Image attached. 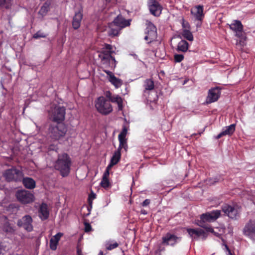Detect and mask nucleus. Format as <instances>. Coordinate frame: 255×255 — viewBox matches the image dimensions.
Returning a JSON list of instances; mask_svg holds the SVG:
<instances>
[{"mask_svg":"<svg viewBox=\"0 0 255 255\" xmlns=\"http://www.w3.org/2000/svg\"><path fill=\"white\" fill-rule=\"evenodd\" d=\"M63 234L62 233H58L54 236L50 240L49 243V246L50 249L55 251L57 249V244L60 239L63 236Z\"/></svg>","mask_w":255,"mask_h":255,"instance_id":"22","label":"nucleus"},{"mask_svg":"<svg viewBox=\"0 0 255 255\" xmlns=\"http://www.w3.org/2000/svg\"><path fill=\"white\" fill-rule=\"evenodd\" d=\"M205 229L207 231L213 233L214 235L219 238H222V236L224 234L225 230V228H222L219 230V232H218L215 230L213 229L211 227H205Z\"/></svg>","mask_w":255,"mask_h":255,"instance_id":"28","label":"nucleus"},{"mask_svg":"<svg viewBox=\"0 0 255 255\" xmlns=\"http://www.w3.org/2000/svg\"><path fill=\"white\" fill-rule=\"evenodd\" d=\"M243 234L246 238L255 242V220L251 219L246 223Z\"/></svg>","mask_w":255,"mask_h":255,"instance_id":"7","label":"nucleus"},{"mask_svg":"<svg viewBox=\"0 0 255 255\" xmlns=\"http://www.w3.org/2000/svg\"><path fill=\"white\" fill-rule=\"evenodd\" d=\"M111 95V93L108 92V93L107 94L106 96L107 97H109L110 100L113 102V103H116L118 105L119 109V110H121L122 108V103H123V100L122 98L119 96V95H115L111 97H110V95Z\"/></svg>","mask_w":255,"mask_h":255,"instance_id":"27","label":"nucleus"},{"mask_svg":"<svg viewBox=\"0 0 255 255\" xmlns=\"http://www.w3.org/2000/svg\"><path fill=\"white\" fill-rule=\"evenodd\" d=\"M230 28L236 33V36L242 38L244 37L243 26L239 20H235L229 25Z\"/></svg>","mask_w":255,"mask_h":255,"instance_id":"14","label":"nucleus"},{"mask_svg":"<svg viewBox=\"0 0 255 255\" xmlns=\"http://www.w3.org/2000/svg\"><path fill=\"white\" fill-rule=\"evenodd\" d=\"M180 241V238L170 233L166 234L162 237V244L166 246H173Z\"/></svg>","mask_w":255,"mask_h":255,"instance_id":"17","label":"nucleus"},{"mask_svg":"<svg viewBox=\"0 0 255 255\" xmlns=\"http://www.w3.org/2000/svg\"><path fill=\"white\" fill-rule=\"evenodd\" d=\"M220 94V90L218 88L210 89L208 92V95L206 98V103L210 104L217 101L219 98Z\"/></svg>","mask_w":255,"mask_h":255,"instance_id":"16","label":"nucleus"},{"mask_svg":"<svg viewBox=\"0 0 255 255\" xmlns=\"http://www.w3.org/2000/svg\"><path fill=\"white\" fill-rule=\"evenodd\" d=\"M235 124H232L224 128L222 131L216 136L217 139H219L221 137L226 135L232 134L235 130Z\"/></svg>","mask_w":255,"mask_h":255,"instance_id":"21","label":"nucleus"},{"mask_svg":"<svg viewBox=\"0 0 255 255\" xmlns=\"http://www.w3.org/2000/svg\"><path fill=\"white\" fill-rule=\"evenodd\" d=\"M49 215L47 205L42 203L38 209V216L42 220H46Z\"/></svg>","mask_w":255,"mask_h":255,"instance_id":"20","label":"nucleus"},{"mask_svg":"<svg viewBox=\"0 0 255 255\" xmlns=\"http://www.w3.org/2000/svg\"><path fill=\"white\" fill-rule=\"evenodd\" d=\"M15 196L17 200L22 204H29L34 200L33 194L29 191L24 190H18Z\"/></svg>","mask_w":255,"mask_h":255,"instance_id":"9","label":"nucleus"},{"mask_svg":"<svg viewBox=\"0 0 255 255\" xmlns=\"http://www.w3.org/2000/svg\"><path fill=\"white\" fill-rule=\"evenodd\" d=\"M118 139L119 140L120 144L117 150L121 151V150L122 148H124L126 151H127L128 149L127 139L123 138H118Z\"/></svg>","mask_w":255,"mask_h":255,"instance_id":"32","label":"nucleus"},{"mask_svg":"<svg viewBox=\"0 0 255 255\" xmlns=\"http://www.w3.org/2000/svg\"><path fill=\"white\" fill-rule=\"evenodd\" d=\"M65 116V109L64 107L56 106L49 113L50 119L58 123L64 120Z\"/></svg>","mask_w":255,"mask_h":255,"instance_id":"8","label":"nucleus"},{"mask_svg":"<svg viewBox=\"0 0 255 255\" xmlns=\"http://www.w3.org/2000/svg\"><path fill=\"white\" fill-rule=\"evenodd\" d=\"M217 181H218L217 180H215V181H214V182H217Z\"/></svg>","mask_w":255,"mask_h":255,"instance_id":"52","label":"nucleus"},{"mask_svg":"<svg viewBox=\"0 0 255 255\" xmlns=\"http://www.w3.org/2000/svg\"><path fill=\"white\" fill-rule=\"evenodd\" d=\"M113 52L112 45L107 44L98 54L102 65L106 68L114 69L116 67L117 61L112 56V53Z\"/></svg>","mask_w":255,"mask_h":255,"instance_id":"1","label":"nucleus"},{"mask_svg":"<svg viewBox=\"0 0 255 255\" xmlns=\"http://www.w3.org/2000/svg\"><path fill=\"white\" fill-rule=\"evenodd\" d=\"M182 35L183 37L189 41L193 40V36L192 33L189 30L184 29L183 30Z\"/></svg>","mask_w":255,"mask_h":255,"instance_id":"33","label":"nucleus"},{"mask_svg":"<svg viewBox=\"0 0 255 255\" xmlns=\"http://www.w3.org/2000/svg\"><path fill=\"white\" fill-rule=\"evenodd\" d=\"M96 194L92 192L89 196L88 198V201L90 205H91L92 204V201L94 200L96 198Z\"/></svg>","mask_w":255,"mask_h":255,"instance_id":"41","label":"nucleus"},{"mask_svg":"<svg viewBox=\"0 0 255 255\" xmlns=\"http://www.w3.org/2000/svg\"><path fill=\"white\" fill-rule=\"evenodd\" d=\"M121 151H119V150H116L114 152L113 156L112 157L110 162H111L113 163V164L116 165L120 161L121 159Z\"/></svg>","mask_w":255,"mask_h":255,"instance_id":"31","label":"nucleus"},{"mask_svg":"<svg viewBox=\"0 0 255 255\" xmlns=\"http://www.w3.org/2000/svg\"><path fill=\"white\" fill-rule=\"evenodd\" d=\"M220 215L221 211L218 210H213L210 212L203 214L201 215V220L199 221L197 225L200 227L205 228V227H208L204 225L205 222H214L219 218Z\"/></svg>","mask_w":255,"mask_h":255,"instance_id":"5","label":"nucleus"},{"mask_svg":"<svg viewBox=\"0 0 255 255\" xmlns=\"http://www.w3.org/2000/svg\"><path fill=\"white\" fill-rule=\"evenodd\" d=\"M11 0H0V6H4L8 8Z\"/></svg>","mask_w":255,"mask_h":255,"instance_id":"37","label":"nucleus"},{"mask_svg":"<svg viewBox=\"0 0 255 255\" xmlns=\"http://www.w3.org/2000/svg\"><path fill=\"white\" fill-rule=\"evenodd\" d=\"M191 13L196 20L202 21L204 16L203 6L199 5L194 6L191 9Z\"/></svg>","mask_w":255,"mask_h":255,"instance_id":"19","label":"nucleus"},{"mask_svg":"<svg viewBox=\"0 0 255 255\" xmlns=\"http://www.w3.org/2000/svg\"><path fill=\"white\" fill-rule=\"evenodd\" d=\"M77 254L78 255H82L81 251L79 249L77 250Z\"/></svg>","mask_w":255,"mask_h":255,"instance_id":"48","label":"nucleus"},{"mask_svg":"<svg viewBox=\"0 0 255 255\" xmlns=\"http://www.w3.org/2000/svg\"><path fill=\"white\" fill-rule=\"evenodd\" d=\"M83 14L81 12L78 11L75 13L72 21V26L75 29H78L80 26Z\"/></svg>","mask_w":255,"mask_h":255,"instance_id":"24","label":"nucleus"},{"mask_svg":"<svg viewBox=\"0 0 255 255\" xmlns=\"http://www.w3.org/2000/svg\"><path fill=\"white\" fill-rule=\"evenodd\" d=\"M71 161L67 153L59 154L54 164V168L58 170L63 177L67 176L70 170Z\"/></svg>","mask_w":255,"mask_h":255,"instance_id":"2","label":"nucleus"},{"mask_svg":"<svg viewBox=\"0 0 255 255\" xmlns=\"http://www.w3.org/2000/svg\"><path fill=\"white\" fill-rule=\"evenodd\" d=\"M98 255H103V253L102 251H100L98 254Z\"/></svg>","mask_w":255,"mask_h":255,"instance_id":"49","label":"nucleus"},{"mask_svg":"<svg viewBox=\"0 0 255 255\" xmlns=\"http://www.w3.org/2000/svg\"><path fill=\"white\" fill-rule=\"evenodd\" d=\"M146 35L144 37L145 40H149L148 43L155 40L157 37L156 28L153 24L148 22L146 29Z\"/></svg>","mask_w":255,"mask_h":255,"instance_id":"11","label":"nucleus"},{"mask_svg":"<svg viewBox=\"0 0 255 255\" xmlns=\"http://www.w3.org/2000/svg\"><path fill=\"white\" fill-rule=\"evenodd\" d=\"M101 186L104 188H107L110 186V183L108 178H102L100 183Z\"/></svg>","mask_w":255,"mask_h":255,"instance_id":"36","label":"nucleus"},{"mask_svg":"<svg viewBox=\"0 0 255 255\" xmlns=\"http://www.w3.org/2000/svg\"><path fill=\"white\" fill-rule=\"evenodd\" d=\"M45 37V35L44 33H43L40 31H38L37 32L35 33L33 36V37L35 39H37V38H41V37Z\"/></svg>","mask_w":255,"mask_h":255,"instance_id":"40","label":"nucleus"},{"mask_svg":"<svg viewBox=\"0 0 255 255\" xmlns=\"http://www.w3.org/2000/svg\"><path fill=\"white\" fill-rule=\"evenodd\" d=\"M144 87L145 90H151L154 88V83L152 80L146 79L144 82Z\"/></svg>","mask_w":255,"mask_h":255,"instance_id":"34","label":"nucleus"},{"mask_svg":"<svg viewBox=\"0 0 255 255\" xmlns=\"http://www.w3.org/2000/svg\"><path fill=\"white\" fill-rule=\"evenodd\" d=\"M108 1H110L111 0H106Z\"/></svg>","mask_w":255,"mask_h":255,"instance_id":"51","label":"nucleus"},{"mask_svg":"<svg viewBox=\"0 0 255 255\" xmlns=\"http://www.w3.org/2000/svg\"><path fill=\"white\" fill-rule=\"evenodd\" d=\"M140 213L141 214H143V215H146L147 214V212L144 210V209H142L140 211Z\"/></svg>","mask_w":255,"mask_h":255,"instance_id":"46","label":"nucleus"},{"mask_svg":"<svg viewBox=\"0 0 255 255\" xmlns=\"http://www.w3.org/2000/svg\"><path fill=\"white\" fill-rule=\"evenodd\" d=\"M50 2L49 1H46L44 2L43 5L41 7L39 11V13L42 16H45L50 9Z\"/></svg>","mask_w":255,"mask_h":255,"instance_id":"29","label":"nucleus"},{"mask_svg":"<svg viewBox=\"0 0 255 255\" xmlns=\"http://www.w3.org/2000/svg\"><path fill=\"white\" fill-rule=\"evenodd\" d=\"M107 74V79L116 88L120 87L122 84V81L117 78L114 74L110 71L107 70H103Z\"/></svg>","mask_w":255,"mask_h":255,"instance_id":"18","label":"nucleus"},{"mask_svg":"<svg viewBox=\"0 0 255 255\" xmlns=\"http://www.w3.org/2000/svg\"><path fill=\"white\" fill-rule=\"evenodd\" d=\"M119 246V244L117 242H115L113 244H111L109 245L107 247V249L108 250H112L114 249L117 248Z\"/></svg>","mask_w":255,"mask_h":255,"instance_id":"39","label":"nucleus"},{"mask_svg":"<svg viewBox=\"0 0 255 255\" xmlns=\"http://www.w3.org/2000/svg\"><path fill=\"white\" fill-rule=\"evenodd\" d=\"M2 175L5 180L8 182L20 181L23 176L21 171L14 167L5 170Z\"/></svg>","mask_w":255,"mask_h":255,"instance_id":"6","label":"nucleus"},{"mask_svg":"<svg viewBox=\"0 0 255 255\" xmlns=\"http://www.w3.org/2000/svg\"><path fill=\"white\" fill-rule=\"evenodd\" d=\"M22 183L25 188L32 189L35 187V181L29 177L22 178Z\"/></svg>","mask_w":255,"mask_h":255,"instance_id":"26","label":"nucleus"},{"mask_svg":"<svg viewBox=\"0 0 255 255\" xmlns=\"http://www.w3.org/2000/svg\"><path fill=\"white\" fill-rule=\"evenodd\" d=\"M182 26L183 27H186V24L184 22L182 23Z\"/></svg>","mask_w":255,"mask_h":255,"instance_id":"50","label":"nucleus"},{"mask_svg":"<svg viewBox=\"0 0 255 255\" xmlns=\"http://www.w3.org/2000/svg\"><path fill=\"white\" fill-rule=\"evenodd\" d=\"M150 204V200L149 199H145L142 203L143 206H146Z\"/></svg>","mask_w":255,"mask_h":255,"instance_id":"43","label":"nucleus"},{"mask_svg":"<svg viewBox=\"0 0 255 255\" xmlns=\"http://www.w3.org/2000/svg\"><path fill=\"white\" fill-rule=\"evenodd\" d=\"M95 106L97 111L104 115H107L113 111L110 101L103 96L99 97L95 101Z\"/></svg>","mask_w":255,"mask_h":255,"instance_id":"4","label":"nucleus"},{"mask_svg":"<svg viewBox=\"0 0 255 255\" xmlns=\"http://www.w3.org/2000/svg\"><path fill=\"white\" fill-rule=\"evenodd\" d=\"M148 5L150 12L152 15L155 16L160 15L162 7L156 0H148Z\"/></svg>","mask_w":255,"mask_h":255,"instance_id":"13","label":"nucleus"},{"mask_svg":"<svg viewBox=\"0 0 255 255\" xmlns=\"http://www.w3.org/2000/svg\"><path fill=\"white\" fill-rule=\"evenodd\" d=\"M128 128L125 125H124L122 131L118 135V138H126V137L128 133Z\"/></svg>","mask_w":255,"mask_h":255,"instance_id":"35","label":"nucleus"},{"mask_svg":"<svg viewBox=\"0 0 255 255\" xmlns=\"http://www.w3.org/2000/svg\"><path fill=\"white\" fill-rule=\"evenodd\" d=\"M174 57L176 62H180L183 60L184 56L182 54H175Z\"/></svg>","mask_w":255,"mask_h":255,"instance_id":"38","label":"nucleus"},{"mask_svg":"<svg viewBox=\"0 0 255 255\" xmlns=\"http://www.w3.org/2000/svg\"><path fill=\"white\" fill-rule=\"evenodd\" d=\"M121 28L113 22L110 23L108 25V33L109 36L114 37L119 34Z\"/></svg>","mask_w":255,"mask_h":255,"instance_id":"25","label":"nucleus"},{"mask_svg":"<svg viewBox=\"0 0 255 255\" xmlns=\"http://www.w3.org/2000/svg\"><path fill=\"white\" fill-rule=\"evenodd\" d=\"M110 172L108 170H106L103 174V178H108L109 176Z\"/></svg>","mask_w":255,"mask_h":255,"instance_id":"44","label":"nucleus"},{"mask_svg":"<svg viewBox=\"0 0 255 255\" xmlns=\"http://www.w3.org/2000/svg\"><path fill=\"white\" fill-rule=\"evenodd\" d=\"M188 49V43L185 40H181L178 44L177 50L182 52H186Z\"/></svg>","mask_w":255,"mask_h":255,"instance_id":"30","label":"nucleus"},{"mask_svg":"<svg viewBox=\"0 0 255 255\" xmlns=\"http://www.w3.org/2000/svg\"><path fill=\"white\" fill-rule=\"evenodd\" d=\"M84 226H85V231L86 232H89L91 231L92 227L90 224L85 222L84 223Z\"/></svg>","mask_w":255,"mask_h":255,"instance_id":"42","label":"nucleus"},{"mask_svg":"<svg viewBox=\"0 0 255 255\" xmlns=\"http://www.w3.org/2000/svg\"><path fill=\"white\" fill-rule=\"evenodd\" d=\"M222 211L230 218L234 219H237L239 216V212L237 208L226 205L222 207Z\"/></svg>","mask_w":255,"mask_h":255,"instance_id":"15","label":"nucleus"},{"mask_svg":"<svg viewBox=\"0 0 255 255\" xmlns=\"http://www.w3.org/2000/svg\"><path fill=\"white\" fill-rule=\"evenodd\" d=\"M50 137L54 140H57L64 137L67 132V128L63 123L52 124L49 128Z\"/></svg>","mask_w":255,"mask_h":255,"instance_id":"3","label":"nucleus"},{"mask_svg":"<svg viewBox=\"0 0 255 255\" xmlns=\"http://www.w3.org/2000/svg\"><path fill=\"white\" fill-rule=\"evenodd\" d=\"M187 232L188 235L192 240H198L199 238H202L203 239H206L207 236L206 233L202 229H191L187 228Z\"/></svg>","mask_w":255,"mask_h":255,"instance_id":"12","label":"nucleus"},{"mask_svg":"<svg viewBox=\"0 0 255 255\" xmlns=\"http://www.w3.org/2000/svg\"><path fill=\"white\" fill-rule=\"evenodd\" d=\"M225 248H226L227 251L228 252L229 254H231V251H230V250H229L228 247L227 245L225 246Z\"/></svg>","mask_w":255,"mask_h":255,"instance_id":"47","label":"nucleus"},{"mask_svg":"<svg viewBox=\"0 0 255 255\" xmlns=\"http://www.w3.org/2000/svg\"><path fill=\"white\" fill-rule=\"evenodd\" d=\"M33 220L29 215H25L17 221V225L18 227L23 228L26 231L30 232L33 229L32 226Z\"/></svg>","mask_w":255,"mask_h":255,"instance_id":"10","label":"nucleus"},{"mask_svg":"<svg viewBox=\"0 0 255 255\" xmlns=\"http://www.w3.org/2000/svg\"><path fill=\"white\" fill-rule=\"evenodd\" d=\"M115 165V164H113V163L110 162V164L108 165V166L106 168V170H108V171H110V170L111 169V168L114 166Z\"/></svg>","mask_w":255,"mask_h":255,"instance_id":"45","label":"nucleus"},{"mask_svg":"<svg viewBox=\"0 0 255 255\" xmlns=\"http://www.w3.org/2000/svg\"><path fill=\"white\" fill-rule=\"evenodd\" d=\"M121 29L130 24L129 21L124 19L122 16L118 15L113 22Z\"/></svg>","mask_w":255,"mask_h":255,"instance_id":"23","label":"nucleus"}]
</instances>
